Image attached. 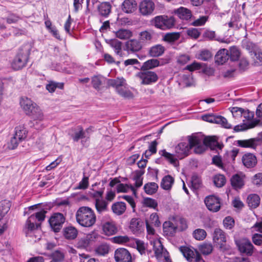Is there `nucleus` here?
Masks as SVG:
<instances>
[{
    "instance_id": "e433bc0d",
    "label": "nucleus",
    "mask_w": 262,
    "mask_h": 262,
    "mask_svg": "<svg viewBox=\"0 0 262 262\" xmlns=\"http://www.w3.org/2000/svg\"><path fill=\"white\" fill-rule=\"evenodd\" d=\"M165 51V48L161 45H157L152 47L149 50L151 56L158 57L162 55Z\"/></svg>"
},
{
    "instance_id": "bf43d9fd",
    "label": "nucleus",
    "mask_w": 262,
    "mask_h": 262,
    "mask_svg": "<svg viewBox=\"0 0 262 262\" xmlns=\"http://www.w3.org/2000/svg\"><path fill=\"white\" fill-rule=\"evenodd\" d=\"M230 59L232 61H236L240 56V52L236 47H232L230 49Z\"/></svg>"
},
{
    "instance_id": "6e6d98bb",
    "label": "nucleus",
    "mask_w": 262,
    "mask_h": 262,
    "mask_svg": "<svg viewBox=\"0 0 262 262\" xmlns=\"http://www.w3.org/2000/svg\"><path fill=\"white\" fill-rule=\"evenodd\" d=\"M35 110L36 111H34V112L30 116L31 119L35 120L43 121L45 117L41 108L39 107L36 108Z\"/></svg>"
},
{
    "instance_id": "473e14b6",
    "label": "nucleus",
    "mask_w": 262,
    "mask_h": 262,
    "mask_svg": "<svg viewBox=\"0 0 262 262\" xmlns=\"http://www.w3.org/2000/svg\"><path fill=\"white\" fill-rule=\"evenodd\" d=\"M95 207L97 211L99 213H102L107 210L108 203L104 200L101 199H97L95 200Z\"/></svg>"
},
{
    "instance_id": "a878e982",
    "label": "nucleus",
    "mask_w": 262,
    "mask_h": 262,
    "mask_svg": "<svg viewBox=\"0 0 262 262\" xmlns=\"http://www.w3.org/2000/svg\"><path fill=\"white\" fill-rule=\"evenodd\" d=\"M77 235L78 230L73 226H69L63 229V235L66 239H74Z\"/></svg>"
},
{
    "instance_id": "f257e3e1",
    "label": "nucleus",
    "mask_w": 262,
    "mask_h": 262,
    "mask_svg": "<svg viewBox=\"0 0 262 262\" xmlns=\"http://www.w3.org/2000/svg\"><path fill=\"white\" fill-rule=\"evenodd\" d=\"M189 143L181 142L174 148L175 155L177 158L182 159L188 155L190 149L194 147L196 154H202L205 151V146L200 143V138L196 136H190Z\"/></svg>"
},
{
    "instance_id": "5fc2aeb1",
    "label": "nucleus",
    "mask_w": 262,
    "mask_h": 262,
    "mask_svg": "<svg viewBox=\"0 0 262 262\" xmlns=\"http://www.w3.org/2000/svg\"><path fill=\"white\" fill-rule=\"evenodd\" d=\"M176 226L178 227L177 229H179L181 231H183L185 230L187 228V221L185 219L179 217L176 221H173Z\"/></svg>"
},
{
    "instance_id": "e2e57ef3",
    "label": "nucleus",
    "mask_w": 262,
    "mask_h": 262,
    "mask_svg": "<svg viewBox=\"0 0 262 262\" xmlns=\"http://www.w3.org/2000/svg\"><path fill=\"white\" fill-rule=\"evenodd\" d=\"M113 242L119 244H124L129 242L130 238L127 236H117L112 238Z\"/></svg>"
},
{
    "instance_id": "3c124183",
    "label": "nucleus",
    "mask_w": 262,
    "mask_h": 262,
    "mask_svg": "<svg viewBox=\"0 0 262 262\" xmlns=\"http://www.w3.org/2000/svg\"><path fill=\"white\" fill-rule=\"evenodd\" d=\"M116 91L120 96L125 98H131L133 97V93L127 88L126 86L121 87Z\"/></svg>"
},
{
    "instance_id": "5701e85b",
    "label": "nucleus",
    "mask_w": 262,
    "mask_h": 262,
    "mask_svg": "<svg viewBox=\"0 0 262 262\" xmlns=\"http://www.w3.org/2000/svg\"><path fill=\"white\" fill-rule=\"evenodd\" d=\"M245 176L242 174H235L231 179L232 186L235 189H240L244 185Z\"/></svg>"
},
{
    "instance_id": "de8ad7c7",
    "label": "nucleus",
    "mask_w": 262,
    "mask_h": 262,
    "mask_svg": "<svg viewBox=\"0 0 262 262\" xmlns=\"http://www.w3.org/2000/svg\"><path fill=\"white\" fill-rule=\"evenodd\" d=\"M199 250L203 255H209L213 250V246L210 243H204L199 246Z\"/></svg>"
},
{
    "instance_id": "69168bd1",
    "label": "nucleus",
    "mask_w": 262,
    "mask_h": 262,
    "mask_svg": "<svg viewBox=\"0 0 262 262\" xmlns=\"http://www.w3.org/2000/svg\"><path fill=\"white\" fill-rule=\"evenodd\" d=\"M211 57V53L209 51L203 50L198 55V58L203 61H208Z\"/></svg>"
},
{
    "instance_id": "c756f323",
    "label": "nucleus",
    "mask_w": 262,
    "mask_h": 262,
    "mask_svg": "<svg viewBox=\"0 0 262 262\" xmlns=\"http://www.w3.org/2000/svg\"><path fill=\"white\" fill-rule=\"evenodd\" d=\"M126 209V204L123 202H116L112 206V210L113 212L117 215H120L124 213Z\"/></svg>"
},
{
    "instance_id": "bb28decb",
    "label": "nucleus",
    "mask_w": 262,
    "mask_h": 262,
    "mask_svg": "<svg viewBox=\"0 0 262 262\" xmlns=\"http://www.w3.org/2000/svg\"><path fill=\"white\" fill-rule=\"evenodd\" d=\"M19 103L25 113L27 111L28 113L31 112L30 108H34L33 105H35V102L27 97L21 98Z\"/></svg>"
},
{
    "instance_id": "0e129e2a",
    "label": "nucleus",
    "mask_w": 262,
    "mask_h": 262,
    "mask_svg": "<svg viewBox=\"0 0 262 262\" xmlns=\"http://www.w3.org/2000/svg\"><path fill=\"white\" fill-rule=\"evenodd\" d=\"M21 140H19L15 135L11 139L10 141L8 143V147L10 149H15L18 144L21 141Z\"/></svg>"
},
{
    "instance_id": "a211bd4d",
    "label": "nucleus",
    "mask_w": 262,
    "mask_h": 262,
    "mask_svg": "<svg viewBox=\"0 0 262 262\" xmlns=\"http://www.w3.org/2000/svg\"><path fill=\"white\" fill-rule=\"evenodd\" d=\"M174 13L177 15L180 19L183 20H188L192 16L191 11L188 8L181 7L173 10Z\"/></svg>"
},
{
    "instance_id": "f03ea898",
    "label": "nucleus",
    "mask_w": 262,
    "mask_h": 262,
    "mask_svg": "<svg viewBox=\"0 0 262 262\" xmlns=\"http://www.w3.org/2000/svg\"><path fill=\"white\" fill-rule=\"evenodd\" d=\"M77 222L84 227H91L96 223V216L93 210L90 207L82 206L76 213Z\"/></svg>"
},
{
    "instance_id": "412c9836",
    "label": "nucleus",
    "mask_w": 262,
    "mask_h": 262,
    "mask_svg": "<svg viewBox=\"0 0 262 262\" xmlns=\"http://www.w3.org/2000/svg\"><path fill=\"white\" fill-rule=\"evenodd\" d=\"M137 7V4L135 0H125L122 4V9L126 13L134 12Z\"/></svg>"
},
{
    "instance_id": "39448f33",
    "label": "nucleus",
    "mask_w": 262,
    "mask_h": 262,
    "mask_svg": "<svg viewBox=\"0 0 262 262\" xmlns=\"http://www.w3.org/2000/svg\"><path fill=\"white\" fill-rule=\"evenodd\" d=\"M28 59V51L20 49L14 58L11 63V66L15 70L21 69L26 66Z\"/></svg>"
},
{
    "instance_id": "13d9d810",
    "label": "nucleus",
    "mask_w": 262,
    "mask_h": 262,
    "mask_svg": "<svg viewBox=\"0 0 262 262\" xmlns=\"http://www.w3.org/2000/svg\"><path fill=\"white\" fill-rule=\"evenodd\" d=\"M57 88L62 89L63 88V83L51 82L46 85L47 90L50 93L54 92Z\"/></svg>"
},
{
    "instance_id": "09e8293b",
    "label": "nucleus",
    "mask_w": 262,
    "mask_h": 262,
    "mask_svg": "<svg viewBox=\"0 0 262 262\" xmlns=\"http://www.w3.org/2000/svg\"><path fill=\"white\" fill-rule=\"evenodd\" d=\"M207 233L203 229H196L193 232V236L196 240L202 241L206 236Z\"/></svg>"
},
{
    "instance_id": "58836bf2",
    "label": "nucleus",
    "mask_w": 262,
    "mask_h": 262,
    "mask_svg": "<svg viewBox=\"0 0 262 262\" xmlns=\"http://www.w3.org/2000/svg\"><path fill=\"white\" fill-rule=\"evenodd\" d=\"M159 61L156 59H151L145 61L141 67V70H147L158 67Z\"/></svg>"
},
{
    "instance_id": "b1692460",
    "label": "nucleus",
    "mask_w": 262,
    "mask_h": 262,
    "mask_svg": "<svg viewBox=\"0 0 262 262\" xmlns=\"http://www.w3.org/2000/svg\"><path fill=\"white\" fill-rule=\"evenodd\" d=\"M102 230L104 233L110 236L115 234L117 231V228L113 222H107L102 226Z\"/></svg>"
},
{
    "instance_id": "9d476101",
    "label": "nucleus",
    "mask_w": 262,
    "mask_h": 262,
    "mask_svg": "<svg viewBox=\"0 0 262 262\" xmlns=\"http://www.w3.org/2000/svg\"><path fill=\"white\" fill-rule=\"evenodd\" d=\"M204 202L207 208L210 211L215 212L220 209V200L219 198L214 195H209L206 197Z\"/></svg>"
},
{
    "instance_id": "6ab92c4d",
    "label": "nucleus",
    "mask_w": 262,
    "mask_h": 262,
    "mask_svg": "<svg viewBox=\"0 0 262 262\" xmlns=\"http://www.w3.org/2000/svg\"><path fill=\"white\" fill-rule=\"evenodd\" d=\"M126 50L130 53H135L142 49L140 42L136 39H130L125 43Z\"/></svg>"
},
{
    "instance_id": "680f3d73",
    "label": "nucleus",
    "mask_w": 262,
    "mask_h": 262,
    "mask_svg": "<svg viewBox=\"0 0 262 262\" xmlns=\"http://www.w3.org/2000/svg\"><path fill=\"white\" fill-rule=\"evenodd\" d=\"M200 143L202 145L205 146V150L207 147L211 146L214 145L216 143L215 139L212 137H206L203 140V143L201 142V140L200 139Z\"/></svg>"
},
{
    "instance_id": "0eeeda50",
    "label": "nucleus",
    "mask_w": 262,
    "mask_h": 262,
    "mask_svg": "<svg viewBox=\"0 0 262 262\" xmlns=\"http://www.w3.org/2000/svg\"><path fill=\"white\" fill-rule=\"evenodd\" d=\"M65 217L61 213L54 214L49 220V223L51 228L55 232H58L62 228L64 223Z\"/></svg>"
},
{
    "instance_id": "7ed1b4c3",
    "label": "nucleus",
    "mask_w": 262,
    "mask_h": 262,
    "mask_svg": "<svg viewBox=\"0 0 262 262\" xmlns=\"http://www.w3.org/2000/svg\"><path fill=\"white\" fill-rule=\"evenodd\" d=\"M46 213V211L41 210L31 215L28 217L26 222L23 230L27 236L29 235L30 232L39 227L40 224L38 223L37 221L42 222L44 221Z\"/></svg>"
},
{
    "instance_id": "603ef678",
    "label": "nucleus",
    "mask_w": 262,
    "mask_h": 262,
    "mask_svg": "<svg viewBox=\"0 0 262 262\" xmlns=\"http://www.w3.org/2000/svg\"><path fill=\"white\" fill-rule=\"evenodd\" d=\"M180 36V34L176 32L166 33L164 37V40L168 42H172L177 40Z\"/></svg>"
},
{
    "instance_id": "7c9ffc66",
    "label": "nucleus",
    "mask_w": 262,
    "mask_h": 262,
    "mask_svg": "<svg viewBox=\"0 0 262 262\" xmlns=\"http://www.w3.org/2000/svg\"><path fill=\"white\" fill-rule=\"evenodd\" d=\"M260 200V198L257 194H250L247 198V202L249 207L254 209L259 206Z\"/></svg>"
},
{
    "instance_id": "cd10ccee",
    "label": "nucleus",
    "mask_w": 262,
    "mask_h": 262,
    "mask_svg": "<svg viewBox=\"0 0 262 262\" xmlns=\"http://www.w3.org/2000/svg\"><path fill=\"white\" fill-rule=\"evenodd\" d=\"M92 238L91 234H88L78 239L76 243V246L79 249H86L90 244Z\"/></svg>"
},
{
    "instance_id": "f3484780",
    "label": "nucleus",
    "mask_w": 262,
    "mask_h": 262,
    "mask_svg": "<svg viewBox=\"0 0 262 262\" xmlns=\"http://www.w3.org/2000/svg\"><path fill=\"white\" fill-rule=\"evenodd\" d=\"M229 58L228 51L226 49L220 50L215 56V62L218 64H223L225 63Z\"/></svg>"
},
{
    "instance_id": "c9c22d12",
    "label": "nucleus",
    "mask_w": 262,
    "mask_h": 262,
    "mask_svg": "<svg viewBox=\"0 0 262 262\" xmlns=\"http://www.w3.org/2000/svg\"><path fill=\"white\" fill-rule=\"evenodd\" d=\"M158 185L155 182H149L144 186V190L145 193L149 195L155 193L158 189Z\"/></svg>"
},
{
    "instance_id": "49530a36",
    "label": "nucleus",
    "mask_w": 262,
    "mask_h": 262,
    "mask_svg": "<svg viewBox=\"0 0 262 262\" xmlns=\"http://www.w3.org/2000/svg\"><path fill=\"white\" fill-rule=\"evenodd\" d=\"M214 184L217 187H223L226 183V178L223 174H216L213 177Z\"/></svg>"
},
{
    "instance_id": "4be33fe9",
    "label": "nucleus",
    "mask_w": 262,
    "mask_h": 262,
    "mask_svg": "<svg viewBox=\"0 0 262 262\" xmlns=\"http://www.w3.org/2000/svg\"><path fill=\"white\" fill-rule=\"evenodd\" d=\"M107 83L109 86L115 88L116 91L121 88V87L127 86L126 80L123 77H117L115 79H108Z\"/></svg>"
},
{
    "instance_id": "393cba45",
    "label": "nucleus",
    "mask_w": 262,
    "mask_h": 262,
    "mask_svg": "<svg viewBox=\"0 0 262 262\" xmlns=\"http://www.w3.org/2000/svg\"><path fill=\"white\" fill-rule=\"evenodd\" d=\"M106 42L114 49L115 52L117 55L120 57L123 56V54L121 49L122 43L121 41L117 39H111L106 40Z\"/></svg>"
},
{
    "instance_id": "a19ab883",
    "label": "nucleus",
    "mask_w": 262,
    "mask_h": 262,
    "mask_svg": "<svg viewBox=\"0 0 262 262\" xmlns=\"http://www.w3.org/2000/svg\"><path fill=\"white\" fill-rule=\"evenodd\" d=\"M231 112L233 115L235 113H239V115H244V118L247 119H250L252 117L253 115L250 113L248 110L245 111L243 108L238 107H234L232 108Z\"/></svg>"
},
{
    "instance_id": "2f4dec72",
    "label": "nucleus",
    "mask_w": 262,
    "mask_h": 262,
    "mask_svg": "<svg viewBox=\"0 0 262 262\" xmlns=\"http://www.w3.org/2000/svg\"><path fill=\"white\" fill-rule=\"evenodd\" d=\"M11 206V202L4 200L0 202V221L9 212Z\"/></svg>"
},
{
    "instance_id": "6e6552de",
    "label": "nucleus",
    "mask_w": 262,
    "mask_h": 262,
    "mask_svg": "<svg viewBox=\"0 0 262 262\" xmlns=\"http://www.w3.org/2000/svg\"><path fill=\"white\" fill-rule=\"evenodd\" d=\"M235 243L241 253H245L248 255L252 254L253 246L248 239H239L236 240Z\"/></svg>"
},
{
    "instance_id": "c85d7f7f",
    "label": "nucleus",
    "mask_w": 262,
    "mask_h": 262,
    "mask_svg": "<svg viewBox=\"0 0 262 262\" xmlns=\"http://www.w3.org/2000/svg\"><path fill=\"white\" fill-rule=\"evenodd\" d=\"M174 178L170 175L164 176L161 182V187L166 190H170L173 183Z\"/></svg>"
},
{
    "instance_id": "1a4fd4ad",
    "label": "nucleus",
    "mask_w": 262,
    "mask_h": 262,
    "mask_svg": "<svg viewBox=\"0 0 262 262\" xmlns=\"http://www.w3.org/2000/svg\"><path fill=\"white\" fill-rule=\"evenodd\" d=\"M155 8V4L151 0H143L139 5L140 12L143 16L152 15Z\"/></svg>"
},
{
    "instance_id": "4d7b16f0",
    "label": "nucleus",
    "mask_w": 262,
    "mask_h": 262,
    "mask_svg": "<svg viewBox=\"0 0 262 262\" xmlns=\"http://www.w3.org/2000/svg\"><path fill=\"white\" fill-rule=\"evenodd\" d=\"M153 247L155 256L157 257L161 256L163 250V247L161 242L159 241L155 242Z\"/></svg>"
},
{
    "instance_id": "8fccbe9b",
    "label": "nucleus",
    "mask_w": 262,
    "mask_h": 262,
    "mask_svg": "<svg viewBox=\"0 0 262 262\" xmlns=\"http://www.w3.org/2000/svg\"><path fill=\"white\" fill-rule=\"evenodd\" d=\"M110 247L106 244L99 245L95 250L96 253L99 255L104 256L109 252Z\"/></svg>"
},
{
    "instance_id": "2eb2a0df",
    "label": "nucleus",
    "mask_w": 262,
    "mask_h": 262,
    "mask_svg": "<svg viewBox=\"0 0 262 262\" xmlns=\"http://www.w3.org/2000/svg\"><path fill=\"white\" fill-rule=\"evenodd\" d=\"M129 228L134 234H138L144 230V224L139 219L133 218L130 221Z\"/></svg>"
},
{
    "instance_id": "79ce46f5",
    "label": "nucleus",
    "mask_w": 262,
    "mask_h": 262,
    "mask_svg": "<svg viewBox=\"0 0 262 262\" xmlns=\"http://www.w3.org/2000/svg\"><path fill=\"white\" fill-rule=\"evenodd\" d=\"M27 130L24 126H18L15 127L14 135L16 136L19 140H24L27 135Z\"/></svg>"
},
{
    "instance_id": "f8f14e48",
    "label": "nucleus",
    "mask_w": 262,
    "mask_h": 262,
    "mask_svg": "<svg viewBox=\"0 0 262 262\" xmlns=\"http://www.w3.org/2000/svg\"><path fill=\"white\" fill-rule=\"evenodd\" d=\"M116 262H132V256L129 251L125 248H118L114 254Z\"/></svg>"
},
{
    "instance_id": "ea45409f",
    "label": "nucleus",
    "mask_w": 262,
    "mask_h": 262,
    "mask_svg": "<svg viewBox=\"0 0 262 262\" xmlns=\"http://www.w3.org/2000/svg\"><path fill=\"white\" fill-rule=\"evenodd\" d=\"M115 35L121 39H127L132 36L133 33L129 30L120 29L115 32Z\"/></svg>"
},
{
    "instance_id": "72a5a7b5",
    "label": "nucleus",
    "mask_w": 262,
    "mask_h": 262,
    "mask_svg": "<svg viewBox=\"0 0 262 262\" xmlns=\"http://www.w3.org/2000/svg\"><path fill=\"white\" fill-rule=\"evenodd\" d=\"M111 5L109 3H102L98 7L99 13L103 16H107L111 12Z\"/></svg>"
},
{
    "instance_id": "37998d69",
    "label": "nucleus",
    "mask_w": 262,
    "mask_h": 262,
    "mask_svg": "<svg viewBox=\"0 0 262 262\" xmlns=\"http://www.w3.org/2000/svg\"><path fill=\"white\" fill-rule=\"evenodd\" d=\"M152 38V34L151 31H144L139 34V38L142 42H147L151 41Z\"/></svg>"
},
{
    "instance_id": "423d86ee",
    "label": "nucleus",
    "mask_w": 262,
    "mask_h": 262,
    "mask_svg": "<svg viewBox=\"0 0 262 262\" xmlns=\"http://www.w3.org/2000/svg\"><path fill=\"white\" fill-rule=\"evenodd\" d=\"M136 76L141 80V83L144 85L151 84L157 82L158 79L157 74L150 71L142 70Z\"/></svg>"
},
{
    "instance_id": "864d4df0",
    "label": "nucleus",
    "mask_w": 262,
    "mask_h": 262,
    "mask_svg": "<svg viewBox=\"0 0 262 262\" xmlns=\"http://www.w3.org/2000/svg\"><path fill=\"white\" fill-rule=\"evenodd\" d=\"M143 172L140 171L137 172L136 175L134 177V180L135 181V185L134 188L136 189L140 187L143 184V178H142V175L143 174Z\"/></svg>"
},
{
    "instance_id": "9b49d317",
    "label": "nucleus",
    "mask_w": 262,
    "mask_h": 262,
    "mask_svg": "<svg viewBox=\"0 0 262 262\" xmlns=\"http://www.w3.org/2000/svg\"><path fill=\"white\" fill-rule=\"evenodd\" d=\"M179 250L189 262H194L198 255L200 254L197 250L188 246H181L179 247Z\"/></svg>"
},
{
    "instance_id": "ddd939ff",
    "label": "nucleus",
    "mask_w": 262,
    "mask_h": 262,
    "mask_svg": "<svg viewBox=\"0 0 262 262\" xmlns=\"http://www.w3.org/2000/svg\"><path fill=\"white\" fill-rule=\"evenodd\" d=\"M259 141L258 138H250L246 140H238L235 141L236 145L242 148H248L255 149Z\"/></svg>"
},
{
    "instance_id": "f704fd0d",
    "label": "nucleus",
    "mask_w": 262,
    "mask_h": 262,
    "mask_svg": "<svg viewBox=\"0 0 262 262\" xmlns=\"http://www.w3.org/2000/svg\"><path fill=\"white\" fill-rule=\"evenodd\" d=\"M163 231L167 234H172L178 228L175 223L172 221L165 222L163 225Z\"/></svg>"
},
{
    "instance_id": "c03bdc74",
    "label": "nucleus",
    "mask_w": 262,
    "mask_h": 262,
    "mask_svg": "<svg viewBox=\"0 0 262 262\" xmlns=\"http://www.w3.org/2000/svg\"><path fill=\"white\" fill-rule=\"evenodd\" d=\"M77 131L72 136V138L75 142L78 141L80 139L85 138V132L81 126H78L76 128Z\"/></svg>"
},
{
    "instance_id": "a18cd8bd",
    "label": "nucleus",
    "mask_w": 262,
    "mask_h": 262,
    "mask_svg": "<svg viewBox=\"0 0 262 262\" xmlns=\"http://www.w3.org/2000/svg\"><path fill=\"white\" fill-rule=\"evenodd\" d=\"M117 192H127L129 189H130L134 193H135L136 189L134 188V186L127 184H124L123 183H119L117 186Z\"/></svg>"
},
{
    "instance_id": "4468645a",
    "label": "nucleus",
    "mask_w": 262,
    "mask_h": 262,
    "mask_svg": "<svg viewBox=\"0 0 262 262\" xmlns=\"http://www.w3.org/2000/svg\"><path fill=\"white\" fill-rule=\"evenodd\" d=\"M213 242L222 248L224 244L226 242V236L225 233L221 229L216 228L213 234Z\"/></svg>"
},
{
    "instance_id": "052dcab7",
    "label": "nucleus",
    "mask_w": 262,
    "mask_h": 262,
    "mask_svg": "<svg viewBox=\"0 0 262 262\" xmlns=\"http://www.w3.org/2000/svg\"><path fill=\"white\" fill-rule=\"evenodd\" d=\"M143 203L145 206L152 208L158 210V203L155 200L151 198H147L144 199Z\"/></svg>"
},
{
    "instance_id": "dca6fc26",
    "label": "nucleus",
    "mask_w": 262,
    "mask_h": 262,
    "mask_svg": "<svg viewBox=\"0 0 262 262\" xmlns=\"http://www.w3.org/2000/svg\"><path fill=\"white\" fill-rule=\"evenodd\" d=\"M242 162L244 166L246 167L252 168L256 165L257 159L253 154L247 153L243 156Z\"/></svg>"
},
{
    "instance_id": "4c0bfd02",
    "label": "nucleus",
    "mask_w": 262,
    "mask_h": 262,
    "mask_svg": "<svg viewBox=\"0 0 262 262\" xmlns=\"http://www.w3.org/2000/svg\"><path fill=\"white\" fill-rule=\"evenodd\" d=\"M159 154L162 156L164 157L165 160L168 161L170 163L172 164H175L177 161V157L176 156V155H173L168 152L166 151V150L163 149L159 151Z\"/></svg>"
},
{
    "instance_id": "338daca9",
    "label": "nucleus",
    "mask_w": 262,
    "mask_h": 262,
    "mask_svg": "<svg viewBox=\"0 0 262 262\" xmlns=\"http://www.w3.org/2000/svg\"><path fill=\"white\" fill-rule=\"evenodd\" d=\"M42 121H38L35 120L34 119H32L29 121V125L30 127L34 128L36 129H41L44 127L42 123Z\"/></svg>"
},
{
    "instance_id": "20e7f679",
    "label": "nucleus",
    "mask_w": 262,
    "mask_h": 262,
    "mask_svg": "<svg viewBox=\"0 0 262 262\" xmlns=\"http://www.w3.org/2000/svg\"><path fill=\"white\" fill-rule=\"evenodd\" d=\"M150 22L156 28L165 30L173 27L174 26L175 20L173 17L159 15L155 17Z\"/></svg>"
},
{
    "instance_id": "aec40b11",
    "label": "nucleus",
    "mask_w": 262,
    "mask_h": 262,
    "mask_svg": "<svg viewBox=\"0 0 262 262\" xmlns=\"http://www.w3.org/2000/svg\"><path fill=\"white\" fill-rule=\"evenodd\" d=\"M253 47L251 43H248L246 46V49L248 50L251 53V56L254 60L255 66L262 65V53L257 51H250V47Z\"/></svg>"
},
{
    "instance_id": "774afa93",
    "label": "nucleus",
    "mask_w": 262,
    "mask_h": 262,
    "mask_svg": "<svg viewBox=\"0 0 262 262\" xmlns=\"http://www.w3.org/2000/svg\"><path fill=\"white\" fill-rule=\"evenodd\" d=\"M149 224L154 225L155 226L159 227L161 223L159 221V216L156 213H152L149 217Z\"/></svg>"
}]
</instances>
